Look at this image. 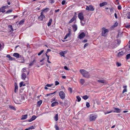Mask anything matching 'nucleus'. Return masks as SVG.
Instances as JSON below:
<instances>
[{"mask_svg":"<svg viewBox=\"0 0 130 130\" xmlns=\"http://www.w3.org/2000/svg\"><path fill=\"white\" fill-rule=\"evenodd\" d=\"M79 72L84 77L88 78L90 77V75L89 73L85 70L81 69L79 70Z\"/></svg>","mask_w":130,"mask_h":130,"instance_id":"f257e3e1","label":"nucleus"},{"mask_svg":"<svg viewBox=\"0 0 130 130\" xmlns=\"http://www.w3.org/2000/svg\"><path fill=\"white\" fill-rule=\"evenodd\" d=\"M101 30L102 32L101 35L102 36L105 37L108 35V33L109 32V30L108 29H106L105 27H103L102 28Z\"/></svg>","mask_w":130,"mask_h":130,"instance_id":"f03ea898","label":"nucleus"},{"mask_svg":"<svg viewBox=\"0 0 130 130\" xmlns=\"http://www.w3.org/2000/svg\"><path fill=\"white\" fill-rule=\"evenodd\" d=\"M97 115H96L92 114L90 115L89 120L90 121H94L97 117Z\"/></svg>","mask_w":130,"mask_h":130,"instance_id":"7ed1b4c3","label":"nucleus"},{"mask_svg":"<svg viewBox=\"0 0 130 130\" xmlns=\"http://www.w3.org/2000/svg\"><path fill=\"white\" fill-rule=\"evenodd\" d=\"M21 78L25 82H27L28 81V77L27 76L26 74L25 73H22L21 74Z\"/></svg>","mask_w":130,"mask_h":130,"instance_id":"20e7f679","label":"nucleus"},{"mask_svg":"<svg viewBox=\"0 0 130 130\" xmlns=\"http://www.w3.org/2000/svg\"><path fill=\"white\" fill-rule=\"evenodd\" d=\"M59 95L61 99L63 100L65 98L66 94L63 91H60L59 93Z\"/></svg>","mask_w":130,"mask_h":130,"instance_id":"39448f33","label":"nucleus"},{"mask_svg":"<svg viewBox=\"0 0 130 130\" xmlns=\"http://www.w3.org/2000/svg\"><path fill=\"white\" fill-rule=\"evenodd\" d=\"M86 9L87 10L91 11H93L94 10V8L91 5H90L89 6H87Z\"/></svg>","mask_w":130,"mask_h":130,"instance_id":"423d86ee","label":"nucleus"},{"mask_svg":"<svg viewBox=\"0 0 130 130\" xmlns=\"http://www.w3.org/2000/svg\"><path fill=\"white\" fill-rule=\"evenodd\" d=\"M78 17L80 20H83L84 17L82 13H80L78 14Z\"/></svg>","mask_w":130,"mask_h":130,"instance_id":"0eeeda50","label":"nucleus"},{"mask_svg":"<svg viewBox=\"0 0 130 130\" xmlns=\"http://www.w3.org/2000/svg\"><path fill=\"white\" fill-rule=\"evenodd\" d=\"M45 16L43 15V12H41V15L39 17L38 19L42 21L43 20V19L45 18Z\"/></svg>","mask_w":130,"mask_h":130,"instance_id":"6e6552de","label":"nucleus"},{"mask_svg":"<svg viewBox=\"0 0 130 130\" xmlns=\"http://www.w3.org/2000/svg\"><path fill=\"white\" fill-rule=\"evenodd\" d=\"M113 108L115 110V111H113L112 112H116L117 113H120L121 112V111L122 110L121 109L117 108H115V107H114Z\"/></svg>","mask_w":130,"mask_h":130,"instance_id":"1a4fd4ad","label":"nucleus"},{"mask_svg":"<svg viewBox=\"0 0 130 130\" xmlns=\"http://www.w3.org/2000/svg\"><path fill=\"white\" fill-rule=\"evenodd\" d=\"M85 36V34L84 32H82L79 35L78 38L81 39H83Z\"/></svg>","mask_w":130,"mask_h":130,"instance_id":"9d476101","label":"nucleus"},{"mask_svg":"<svg viewBox=\"0 0 130 130\" xmlns=\"http://www.w3.org/2000/svg\"><path fill=\"white\" fill-rule=\"evenodd\" d=\"M124 50H123V51L119 52L118 53L117 56L118 57H120L123 55L125 53Z\"/></svg>","mask_w":130,"mask_h":130,"instance_id":"9b49d317","label":"nucleus"},{"mask_svg":"<svg viewBox=\"0 0 130 130\" xmlns=\"http://www.w3.org/2000/svg\"><path fill=\"white\" fill-rule=\"evenodd\" d=\"M68 31H69L68 33H67L66 34L64 38V40L66 39L68 37H69L71 34V30L70 29H69L68 30Z\"/></svg>","mask_w":130,"mask_h":130,"instance_id":"f8f14e48","label":"nucleus"},{"mask_svg":"<svg viewBox=\"0 0 130 130\" xmlns=\"http://www.w3.org/2000/svg\"><path fill=\"white\" fill-rule=\"evenodd\" d=\"M14 92L15 93H17L18 91V86L17 85L16 83H14Z\"/></svg>","mask_w":130,"mask_h":130,"instance_id":"ddd939ff","label":"nucleus"},{"mask_svg":"<svg viewBox=\"0 0 130 130\" xmlns=\"http://www.w3.org/2000/svg\"><path fill=\"white\" fill-rule=\"evenodd\" d=\"M76 17L75 16H74L69 21V23L70 24L73 22L76 19Z\"/></svg>","mask_w":130,"mask_h":130,"instance_id":"4468645a","label":"nucleus"},{"mask_svg":"<svg viewBox=\"0 0 130 130\" xmlns=\"http://www.w3.org/2000/svg\"><path fill=\"white\" fill-rule=\"evenodd\" d=\"M37 117H36L35 116V115H33V116L29 120H28V122H31L32 121L34 120H35L36 118Z\"/></svg>","mask_w":130,"mask_h":130,"instance_id":"2eb2a0df","label":"nucleus"},{"mask_svg":"<svg viewBox=\"0 0 130 130\" xmlns=\"http://www.w3.org/2000/svg\"><path fill=\"white\" fill-rule=\"evenodd\" d=\"M58 104V103L57 102H54L51 104V106L52 107H54L57 105Z\"/></svg>","mask_w":130,"mask_h":130,"instance_id":"dca6fc26","label":"nucleus"},{"mask_svg":"<svg viewBox=\"0 0 130 130\" xmlns=\"http://www.w3.org/2000/svg\"><path fill=\"white\" fill-rule=\"evenodd\" d=\"M74 31H76L77 29V26L76 25H74L72 26Z\"/></svg>","mask_w":130,"mask_h":130,"instance_id":"f3484780","label":"nucleus"},{"mask_svg":"<svg viewBox=\"0 0 130 130\" xmlns=\"http://www.w3.org/2000/svg\"><path fill=\"white\" fill-rule=\"evenodd\" d=\"M19 54L18 53H14L13 55V56H14L15 57L17 58H18L19 57Z\"/></svg>","mask_w":130,"mask_h":130,"instance_id":"a211bd4d","label":"nucleus"},{"mask_svg":"<svg viewBox=\"0 0 130 130\" xmlns=\"http://www.w3.org/2000/svg\"><path fill=\"white\" fill-rule=\"evenodd\" d=\"M27 117V115H23L22 116V118L21 119V120H24L26 119Z\"/></svg>","mask_w":130,"mask_h":130,"instance_id":"6ab92c4d","label":"nucleus"},{"mask_svg":"<svg viewBox=\"0 0 130 130\" xmlns=\"http://www.w3.org/2000/svg\"><path fill=\"white\" fill-rule=\"evenodd\" d=\"M5 12V9L2 6L0 8V13L2 12L4 13Z\"/></svg>","mask_w":130,"mask_h":130,"instance_id":"aec40b11","label":"nucleus"},{"mask_svg":"<svg viewBox=\"0 0 130 130\" xmlns=\"http://www.w3.org/2000/svg\"><path fill=\"white\" fill-rule=\"evenodd\" d=\"M52 21V19H51L47 23V26H50L51 25V23Z\"/></svg>","mask_w":130,"mask_h":130,"instance_id":"412c9836","label":"nucleus"},{"mask_svg":"<svg viewBox=\"0 0 130 130\" xmlns=\"http://www.w3.org/2000/svg\"><path fill=\"white\" fill-rule=\"evenodd\" d=\"M6 57L8 58L10 60H12L13 59H12L11 56L9 55H7Z\"/></svg>","mask_w":130,"mask_h":130,"instance_id":"4be33fe9","label":"nucleus"},{"mask_svg":"<svg viewBox=\"0 0 130 130\" xmlns=\"http://www.w3.org/2000/svg\"><path fill=\"white\" fill-rule=\"evenodd\" d=\"M98 82L99 83H106V81L104 80H98Z\"/></svg>","mask_w":130,"mask_h":130,"instance_id":"5701e85b","label":"nucleus"},{"mask_svg":"<svg viewBox=\"0 0 130 130\" xmlns=\"http://www.w3.org/2000/svg\"><path fill=\"white\" fill-rule=\"evenodd\" d=\"M48 10V8H45L44 9H43L42 10V11L43 12H47Z\"/></svg>","mask_w":130,"mask_h":130,"instance_id":"b1692460","label":"nucleus"},{"mask_svg":"<svg viewBox=\"0 0 130 130\" xmlns=\"http://www.w3.org/2000/svg\"><path fill=\"white\" fill-rule=\"evenodd\" d=\"M58 114H57L54 117L55 120L56 121H57L58 120Z\"/></svg>","mask_w":130,"mask_h":130,"instance_id":"393cba45","label":"nucleus"},{"mask_svg":"<svg viewBox=\"0 0 130 130\" xmlns=\"http://www.w3.org/2000/svg\"><path fill=\"white\" fill-rule=\"evenodd\" d=\"M25 20L23 19L21 20L19 23V24L20 25H22L23 24Z\"/></svg>","mask_w":130,"mask_h":130,"instance_id":"a878e982","label":"nucleus"},{"mask_svg":"<svg viewBox=\"0 0 130 130\" xmlns=\"http://www.w3.org/2000/svg\"><path fill=\"white\" fill-rule=\"evenodd\" d=\"M85 82V80L84 79H82L80 80V82L82 85H83L84 83Z\"/></svg>","mask_w":130,"mask_h":130,"instance_id":"bb28decb","label":"nucleus"},{"mask_svg":"<svg viewBox=\"0 0 130 130\" xmlns=\"http://www.w3.org/2000/svg\"><path fill=\"white\" fill-rule=\"evenodd\" d=\"M8 27L11 29V30L10 31V32L13 31V29L11 25H9L8 26Z\"/></svg>","mask_w":130,"mask_h":130,"instance_id":"cd10ccee","label":"nucleus"},{"mask_svg":"<svg viewBox=\"0 0 130 130\" xmlns=\"http://www.w3.org/2000/svg\"><path fill=\"white\" fill-rule=\"evenodd\" d=\"M42 103V101L41 100H40L39 101H38L37 102V104L39 106H40Z\"/></svg>","mask_w":130,"mask_h":130,"instance_id":"c85d7f7f","label":"nucleus"},{"mask_svg":"<svg viewBox=\"0 0 130 130\" xmlns=\"http://www.w3.org/2000/svg\"><path fill=\"white\" fill-rule=\"evenodd\" d=\"M35 60H33L31 62H30L29 64V66H32L34 63V62H35Z\"/></svg>","mask_w":130,"mask_h":130,"instance_id":"c756f323","label":"nucleus"},{"mask_svg":"<svg viewBox=\"0 0 130 130\" xmlns=\"http://www.w3.org/2000/svg\"><path fill=\"white\" fill-rule=\"evenodd\" d=\"M27 72L25 68H23L22 70V73H25V72Z\"/></svg>","mask_w":130,"mask_h":130,"instance_id":"7c9ffc66","label":"nucleus"},{"mask_svg":"<svg viewBox=\"0 0 130 130\" xmlns=\"http://www.w3.org/2000/svg\"><path fill=\"white\" fill-rule=\"evenodd\" d=\"M83 98L84 100H86L88 98V97L87 96V95H86L83 96Z\"/></svg>","mask_w":130,"mask_h":130,"instance_id":"2f4dec72","label":"nucleus"},{"mask_svg":"<svg viewBox=\"0 0 130 130\" xmlns=\"http://www.w3.org/2000/svg\"><path fill=\"white\" fill-rule=\"evenodd\" d=\"M126 16L128 19H130V12L127 13L126 14Z\"/></svg>","mask_w":130,"mask_h":130,"instance_id":"473e14b6","label":"nucleus"},{"mask_svg":"<svg viewBox=\"0 0 130 130\" xmlns=\"http://www.w3.org/2000/svg\"><path fill=\"white\" fill-rule=\"evenodd\" d=\"M113 112L112 110H111L110 111H107V112H104V114L105 115H106L107 114H108L110 113H111Z\"/></svg>","mask_w":130,"mask_h":130,"instance_id":"72a5a7b5","label":"nucleus"},{"mask_svg":"<svg viewBox=\"0 0 130 130\" xmlns=\"http://www.w3.org/2000/svg\"><path fill=\"white\" fill-rule=\"evenodd\" d=\"M130 58V54H128L126 55V59H128Z\"/></svg>","mask_w":130,"mask_h":130,"instance_id":"f704fd0d","label":"nucleus"},{"mask_svg":"<svg viewBox=\"0 0 130 130\" xmlns=\"http://www.w3.org/2000/svg\"><path fill=\"white\" fill-rule=\"evenodd\" d=\"M106 3V2H103V3H100V6L101 7L104 6L105 5Z\"/></svg>","mask_w":130,"mask_h":130,"instance_id":"c9c22d12","label":"nucleus"},{"mask_svg":"<svg viewBox=\"0 0 130 130\" xmlns=\"http://www.w3.org/2000/svg\"><path fill=\"white\" fill-rule=\"evenodd\" d=\"M12 10L10 9V10H7V11L6 12V13H7V14L11 12H12Z\"/></svg>","mask_w":130,"mask_h":130,"instance_id":"e433bc0d","label":"nucleus"},{"mask_svg":"<svg viewBox=\"0 0 130 130\" xmlns=\"http://www.w3.org/2000/svg\"><path fill=\"white\" fill-rule=\"evenodd\" d=\"M60 55L62 56H64V54L63 52H61L59 53Z\"/></svg>","mask_w":130,"mask_h":130,"instance_id":"4c0bfd02","label":"nucleus"},{"mask_svg":"<svg viewBox=\"0 0 130 130\" xmlns=\"http://www.w3.org/2000/svg\"><path fill=\"white\" fill-rule=\"evenodd\" d=\"M76 98H77V101L78 102H80L81 100V98L79 97V96H77Z\"/></svg>","mask_w":130,"mask_h":130,"instance_id":"58836bf2","label":"nucleus"},{"mask_svg":"<svg viewBox=\"0 0 130 130\" xmlns=\"http://www.w3.org/2000/svg\"><path fill=\"white\" fill-rule=\"evenodd\" d=\"M23 83L24 82H21L20 83L19 86L20 87H22V86H23Z\"/></svg>","mask_w":130,"mask_h":130,"instance_id":"ea45409f","label":"nucleus"},{"mask_svg":"<svg viewBox=\"0 0 130 130\" xmlns=\"http://www.w3.org/2000/svg\"><path fill=\"white\" fill-rule=\"evenodd\" d=\"M44 51V50H42L38 54V56H40V55L41 54H42L43 53V52Z\"/></svg>","mask_w":130,"mask_h":130,"instance_id":"a19ab883","label":"nucleus"},{"mask_svg":"<svg viewBox=\"0 0 130 130\" xmlns=\"http://www.w3.org/2000/svg\"><path fill=\"white\" fill-rule=\"evenodd\" d=\"M53 85V84H47L46 85V86L47 87H50L52 86Z\"/></svg>","mask_w":130,"mask_h":130,"instance_id":"79ce46f5","label":"nucleus"},{"mask_svg":"<svg viewBox=\"0 0 130 130\" xmlns=\"http://www.w3.org/2000/svg\"><path fill=\"white\" fill-rule=\"evenodd\" d=\"M50 3L51 4L54 3L55 2L54 0H49Z\"/></svg>","mask_w":130,"mask_h":130,"instance_id":"37998d69","label":"nucleus"},{"mask_svg":"<svg viewBox=\"0 0 130 130\" xmlns=\"http://www.w3.org/2000/svg\"><path fill=\"white\" fill-rule=\"evenodd\" d=\"M28 128L29 130L33 129H34L35 128L34 127V126H32L30 127H29Z\"/></svg>","mask_w":130,"mask_h":130,"instance_id":"c03bdc74","label":"nucleus"},{"mask_svg":"<svg viewBox=\"0 0 130 130\" xmlns=\"http://www.w3.org/2000/svg\"><path fill=\"white\" fill-rule=\"evenodd\" d=\"M118 23L117 22H116L114 24V25H113V26L115 27H116L118 25Z\"/></svg>","mask_w":130,"mask_h":130,"instance_id":"a18cd8bd","label":"nucleus"},{"mask_svg":"<svg viewBox=\"0 0 130 130\" xmlns=\"http://www.w3.org/2000/svg\"><path fill=\"white\" fill-rule=\"evenodd\" d=\"M86 106L88 108L90 106L89 103L88 102H86Z\"/></svg>","mask_w":130,"mask_h":130,"instance_id":"49530a36","label":"nucleus"},{"mask_svg":"<svg viewBox=\"0 0 130 130\" xmlns=\"http://www.w3.org/2000/svg\"><path fill=\"white\" fill-rule=\"evenodd\" d=\"M10 108L11 109H12L15 110L16 109L13 106H11L10 107Z\"/></svg>","mask_w":130,"mask_h":130,"instance_id":"de8ad7c7","label":"nucleus"},{"mask_svg":"<svg viewBox=\"0 0 130 130\" xmlns=\"http://www.w3.org/2000/svg\"><path fill=\"white\" fill-rule=\"evenodd\" d=\"M110 12L112 13H113V9L112 8H110Z\"/></svg>","mask_w":130,"mask_h":130,"instance_id":"09e8293b","label":"nucleus"},{"mask_svg":"<svg viewBox=\"0 0 130 130\" xmlns=\"http://www.w3.org/2000/svg\"><path fill=\"white\" fill-rule=\"evenodd\" d=\"M55 127L56 130H59V128L57 125H55Z\"/></svg>","mask_w":130,"mask_h":130,"instance_id":"8fccbe9b","label":"nucleus"},{"mask_svg":"<svg viewBox=\"0 0 130 130\" xmlns=\"http://www.w3.org/2000/svg\"><path fill=\"white\" fill-rule=\"evenodd\" d=\"M116 65L118 67H119L121 66V64L118 62H117L116 63Z\"/></svg>","mask_w":130,"mask_h":130,"instance_id":"3c124183","label":"nucleus"},{"mask_svg":"<svg viewBox=\"0 0 130 130\" xmlns=\"http://www.w3.org/2000/svg\"><path fill=\"white\" fill-rule=\"evenodd\" d=\"M127 91V89H124L123 90L122 93H123L125 92H126Z\"/></svg>","mask_w":130,"mask_h":130,"instance_id":"603ef678","label":"nucleus"},{"mask_svg":"<svg viewBox=\"0 0 130 130\" xmlns=\"http://www.w3.org/2000/svg\"><path fill=\"white\" fill-rule=\"evenodd\" d=\"M59 84V83L58 81H56L55 82V85L56 86L57 85Z\"/></svg>","mask_w":130,"mask_h":130,"instance_id":"864d4df0","label":"nucleus"},{"mask_svg":"<svg viewBox=\"0 0 130 130\" xmlns=\"http://www.w3.org/2000/svg\"><path fill=\"white\" fill-rule=\"evenodd\" d=\"M125 27L127 28H130V25H125Z\"/></svg>","mask_w":130,"mask_h":130,"instance_id":"5fc2aeb1","label":"nucleus"},{"mask_svg":"<svg viewBox=\"0 0 130 130\" xmlns=\"http://www.w3.org/2000/svg\"><path fill=\"white\" fill-rule=\"evenodd\" d=\"M3 7L5 9L8 8L9 6L8 5H6L3 6Z\"/></svg>","mask_w":130,"mask_h":130,"instance_id":"6e6d98bb","label":"nucleus"},{"mask_svg":"<svg viewBox=\"0 0 130 130\" xmlns=\"http://www.w3.org/2000/svg\"><path fill=\"white\" fill-rule=\"evenodd\" d=\"M68 90L71 93L72 92V88H68Z\"/></svg>","mask_w":130,"mask_h":130,"instance_id":"4d7b16f0","label":"nucleus"},{"mask_svg":"<svg viewBox=\"0 0 130 130\" xmlns=\"http://www.w3.org/2000/svg\"><path fill=\"white\" fill-rule=\"evenodd\" d=\"M66 3V1L65 0H63L62 2V5H64Z\"/></svg>","mask_w":130,"mask_h":130,"instance_id":"13d9d810","label":"nucleus"},{"mask_svg":"<svg viewBox=\"0 0 130 130\" xmlns=\"http://www.w3.org/2000/svg\"><path fill=\"white\" fill-rule=\"evenodd\" d=\"M80 23L82 24H83V25L85 24V23L84 22L83 20H80Z\"/></svg>","mask_w":130,"mask_h":130,"instance_id":"bf43d9fd","label":"nucleus"},{"mask_svg":"<svg viewBox=\"0 0 130 130\" xmlns=\"http://www.w3.org/2000/svg\"><path fill=\"white\" fill-rule=\"evenodd\" d=\"M88 43H86L84 45V48H85L88 45Z\"/></svg>","mask_w":130,"mask_h":130,"instance_id":"052dcab7","label":"nucleus"},{"mask_svg":"<svg viewBox=\"0 0 130 130\" xmlns=\"http://www.w3.org/2000/svg\"><path fill=\"white\" fill-rule=\"evenodd\" d=\"M64 69L66 70H69V69L66 66H65L64 67Z\"/></svg>","mask_w":130,"mask_h":130,"instance_id":"680f3d73","label":"nucleus"},{"mask_svg":"<svg viewBox=\"0 0 130 130\" xmlns=\"http://www.w3.org/2000/svg\"><path fill=\"white\" fill-rule=\"evenodd\" d=\"M118 9L120 10L121 9V7L120 5H119L118 6Z\"/></svg>","mask_w":130,"mask_h":130,"instance_id":"e2e57ef3","label":"nucleus"},{"mask_svg":"<svg viewBox=\"0 0 130 130\" xmlns=\"http://www.w3.org/2000/svg\"><path fill=\"white\" fill-rule=\"evenodd\" d=\"M55 101V98H53L52 100V101H51V102H53Z\"/></svg>","mask_w":130,"mask_h":130,"instance_id":"0e129e2a","label":"nucleus"},{"mask_svg":"<svg viewBox=\"0 0 130 130\" xmlns=\"http://www.w3.org/2000/svg\"><path fill=\"white\" fill-rule=\"evenodd\" d=\"M115 17L116 19H117L118 18L117 15L116 13H115L114 14Z\"/></svg>","mask_w":130,"mask_h":130,"instance_id":"69168bd1","label":"nucleus"},{"mask_svg":"<svg viewBox=\"0 0 130 130\" xmlns=\"http://www.w3.org/2000/svg\"><path fill=\"white\" fill-rule=\"evenodd\" d=\"M3 48L1 44L0 43V50H1Z\"/></svg>","mask_w":130,"mask_h":130,"instance_id":"338daca9","label":"nucleus"},{"mask_svg":"<svg viewBox=\"0 0 130 130\" xmlns=\"http://www.w3.org/2000/svg\"><path fill=\"white\" fill-rule=\"evenodd\" d=\"M51 51V50L50 49H48L47 50L46 52L48 53V52Z\"/></svg>","mask_w":130,"mask_h":130,"instance_id":"774afa93","label":"nucleus"}]
</instances>
